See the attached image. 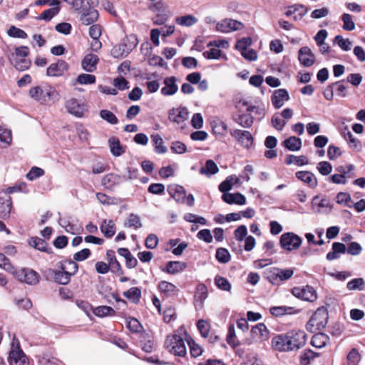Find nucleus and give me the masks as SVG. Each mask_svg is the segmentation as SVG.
I'll use <instances>...</instances> for the list:
<instances>
[{
	"label": "nucleus",
	"instance_id": "1",
	"mask_svg": "<svg viewBox=\"0 0 365 365\" xmlns=\"http://www.w3.org/2000/svg\"><path fill=\"white\" fill-rule=\"evenodd\" d=\"M29 53V48L26 46L16 48L14 53L9 56L10 61L15 68L24 71L27 70L31 66V61L26 58Z\"/></svg>",
	"mask_w": 365,
	"mask_h": 365
},
{
	"label": "nucleus",
	"instance_id": "2",
	"mask_svg": "<svg viewBox=\"0 0 365 365\" xmlns=\"http://www.w3.org/2000/svg\"><path fill=\"white\" fill-rule=\"evenodd\" d=\"M328 322V312L324 307H320L316 310L307 324V329L311 332H314L324 329Z\"/></svg>",
	"mask_w": 365,
	"mask_h": 365
},
{
	"label": "nucleus",
	"instance_id": "3",
	"mask_svg": "<svg viewBox=\"0 0 365 365\" xmlns=\"http://www.w3.org/2000/svg\"><path fill=\"white\" fill-rule=\"evenodd\" d=\"M9 365H29V359L20 348L18 340L13 339L9 356Z\"/></svg>",
	"mask_w": 365,
	"mask_h": 365
},
{
	"label": "nucleus",
	"instance_id": "4",
	"mask_svg": "<svg viewBox=\"0 0 365 365\" xmlns=\"http://www.w3.org/2000/svg\"><path fill=\"white\" fill-rule=\"evenodd\" d=\"M165 347L169 352L179 356L186 354V346L182 337L178 334L168 336L165 341Z\"/></svg>",
	"mask_w": 365,
	"mask_h": 365
},
{
	"label": "nucleus",
	"instance_id": "5",
	"mask_svg": "<svg viewBox=\"0 0 365 365\" xmlns=\"http://www.w3.org/2000/svg\"><path fill=\"white\" fill-rule=\"evenodd\" d=\"M11 274L19 282L29 285L37 284L40 279L39 274L30 268L14 269Z\"/></svg>",
	"mask_w": 365,
	"mask_h": 365
},
{
	"label": "nucleus",
	"instance_id": "6",
	"mask_svg": "<svg viewBox=\"0 0 365 365\" xmlns=\"http://www.w3.org/2000/svg\"><path fill=\"white\" fill-rule=\"evenodd\" d=\"M250 335L251 337L246 339L245 341L249 345L267 340L269 337V331L264 324L259 323L252 328Z\"/></svg>",
	"mask_w": 365,
	"mask_h": 365
},
{
	"label": "nucleus",
	"instance_id": "7",
	"mask_svg": "<svg viewBox=\"0 0 365 365\" xmlns=\"http://www.w3.org/2000/svg\"><path fill=\"white\" fill-rule=\"evenodd\" d=\"M302 238L293 232H286L281 235L279 243L287 251L297 250L302 245Z\"/></svg>",
	"mask_w": 365,
	"mask_h": 365
},
{
	"label": "nucleus",
	"instance_id": "8",
	"mask_svg": "<svg viewBox=\"0 0 365 365\" xmlns=\"http://www.w3.org/2000/svg\"><path fill=\"white\" fill-rule=\"evenodd\" d=\"M292 351H297L303 347L307 341V334L302 330H292L287 332Z\"/></svg>",
	"mask_w": 365,
	"mask_h": 365
},
{
	"label": "nucleus",
	"instance_id": "9",
	"mask_svg": "<svg viewBox=\"0 0 365 365\" xmlns=\"http://www.w3.org/2000/svg\"><path fill=\"white\" fill-rule=\"evenodd\" d=\"M65 106L70 114L78 118L83 116L85 112L87 111L86 103L76 98H70L66 101Z\"/></svg>",
	"mask_w": 365,
	"mask_h": 365
},
{
	"label": "nucleus",
	"instance_id": "10",
	"mask_svg": "<svg viewBox=\"0 0 365 365\" xmlns=\"http://www.w3.org/2000/svg\"><path fill=\"white\" fill-rule=\"evenodd\" d=\"M292 293L299 299L311 302H314L317 298L316 290L309 285L302 287H294L292 289Z\"/></svg>",
	"mask_w": 365,
	"mask_h": 365
},
{
	"label": "nucleus",
	"instance_id": "11",
	"mask_svg": "<svg viewBox=\"0 0 365 365\" xmlns=\"http://www.w3.org/2000/svg\"><path fill=\"white\" fill-rule=\"evenodd\" d=\"M189 118V111L185 107L180 106L169 110L168 118L178 125L183 124Z\"/></svg>",
	"mask_w": 365,
	"mask_h": 365
},
{
	"label": "nucleus",
	"instance_id": "12",
	"mask_svg": "<svg viewBox=\"0 0 365 365\" xmlns=\"http://www.w3.org/2000/svg\"><path fill=\"white\" fill-rule=\"evenodd\" d=\"M272 345L275 350L279 351H292V347L289 345L287 333L279 334L273 337L272 339Z\"/></svg>",
	"mask_w": 365,
	"mask_h": 365
},
{
	"label": "nucleus",
	"instance_id": "13",
	"mask_svg": "<svg viewBox=\"0 0 365 365\" xmlns=\"http://www.w3.org/2000/svg\"><path fill=\"white\" fill-rule=\"evenodd\" d=\"M231 135L242 146L247 149H249L253 144L254 139L249 131L237 129L233 130Z\"/></svg>",
	"mask_w": 365,
	"mask_h": 365
},
{
	"label": "nucleus",
	"instance_id": "14",
	"mask_svg": "<svg viewBox=\"0 0 365 365\" xmlns=\"http://www.w3.org/2000/svg\"><path fill=\"white\" fill-rule=\"evenodd\" d=\"M294 274V270L292 269H278L274 268L270 275L268 277L269 281L272 284H277L279 282L287 280L290 279Z\"/></svg>",
	"mask_w": 365,
	"mask_h": 365
},
{
	"label": "nucleus",
	"instance_id": "15",
	"mask_svg": "<svg viewBox=\"0 0 365 365\" xmlns=\"http://www.w3.org/2000/svg\"><path fill=\"white\" fill-rule=\"evenodd\" d=\"M242 24L233 19H224L216 25V30L222 33H229L233 31L240 30Z\"/></svg>",
	"mask_w": 365,
	"mask_h": 365
},
{
	"label": "nucleus",
	"instance_id": "16",
	"mask_svg": "<svg viewBox=\"0 0 365 365\" xmlns=\"http://www.w3.org/2000/svg\"><path fill=\"white\" fill-rule=\"evenodd\" d=\"M68 69V63L63 60H58L56 63H51L48 67L46 74L51 77H58L63 76Z\"/></svg>",
	"mask_w": 365,
	"mask_h": 365
},
{
	"label": "nucleus",
	"instance_id": "17",
	"mask_svg": "<svg viewBox=\"0 0 365 365\" xmlns=\"http://www.w3.org/2000/svg\"><path fill=\"white\" fill-rule=\"evenodd\" d=\"M289 100V95L287 91L283 88L275 90L271 96V101L277 109L282 108Z\"/></svg>",
	"mask_w": 365,
	"mask_h": 365
},
{
	"label": "nucleus",
	"instance_id": "18",
	"mask_svg": "<svg viewBox=\"0 0 365 365\" xmlns=\"http://www.w3.org/2000/svg\"><path fill=\"white\" fill-rule=\"evenodd\" d=\"M298 58L299 62L304 66L307 67L312 66L315 61L314 54L312 53V50L307 46L302 47L299 50Z\"/></svg>",
	"mask_w": 365,
	"mask_h": 365
},
{
	"label": "nucleus",
	"instance_id": "19",
	"mask_svg": "<svg viewBox=\"0 0 365 365\" xmlns=\"http://www.w3.org/2000/svg\"><path fill=\"white\" fill-rule=\"evenodd\" d=\"M177 79L174 76L167 77L163 81V87L161 88V93L163 96H169L175 94L178 91L176 83Z\"/></svg>",
	"mask_w": 365,
	"mask_h": 365
},
{
	"label": "nucleus",
	"instance_id": "20",
	"mask_svg": "<svg viewBox=\"0 0 365 365\" xmlns=\"http://www.w3.org/2000/svg\"><path fill=\"white\" fill-rule=\"evenodd\" d=\"M94 7L95 6H90L81 13L80 21L83 24L91 25L98 20L99 14Z\"/></svg>",
	"mask_w": 365,
	"mask_h": 365
},
{
	"label": "nucleus",
	"instance_id": "21",
	"mask_svg": "<svg viewBox=\"0 0 365 365\" xmlns=\"http://www.w3.org/2000/svg\"><path fill=\"white\" fill-rule=\"evenodd\" d=\"M11 198L6 192H0V218H5L10 214Z\"/></svg>",
	"mask_w": 365,
	"mask_h": 365
},
{
	"label": "nucleus",
	"instance_id": "22",
	"mask_svg": "<svg viewBox=\"0 0 365 365\" xmlns=\"http://www.w3.org/2000/svg\"><path fill=\"white\" fill-rule=\"evenodd\" d=\"M99 61L98 57L93 53L86 55L82 60L81 66L84 71L87 72H93L96 69L97 63Z\"/></svg>",
	"mask_w": 365,
	"mask_h": 365
},
{
	"label": "nucleus",
	"instance_id": "23",
	"mask_svg": "<svg viewBox=\"0 0 365 365\" xmlns=\"http://www.w3.org/2000/svg\"><path fill=\"white\" fill-rule=\"evenodd\" d=\"M295 175L298 180L306 183L310 187L314 188L317 186V179L312 173L309 171H299Z\"/></svg>",
	"mask_w": 365,
	"mask_h": 365
},
{
	"label": "nucleus",
	"instance_id": "24",
	"mask_svg": "<svg viewBox=\"0 0 365 365\" xmlns=\"http://www.w3.org/2000/svg\"><path fill=\"white\" fill-rule=\"evenodd\" d=\"M242 181L240 177L232 175L228 176L225 180L222 182L219 185V190L222 192H228L230 190L233 185H241Z\"/></svg>",
	"mask_w": 365,
	"mask_h": 365
},
{
	"label": "nucleus",
	"instance_id": "25",
	"mask_svg": "<svg viewBox=\"0 0 365 365\" xmlns=\"http://www.w3.org/2000/svg\"><path fill=\"white\" fill-rule=\"evenodd\" d=\"M60 1L58 0H52L50 6L52 8L45 10L40 16V19L50 21L53 17L58 14L60 11Z\"/></svg>",
	"mask_w": 365,
	"mask_h": 365
},
{
	"label": "nucleus",
	"instance_id": "26",
	"mask_svg": "<svg viewBox=\"0 0 365 365\" xmlns=\"http://www.w3.org/2000/svg\"><path fill=\"white\" fill-rule=\"evenodd\" d=\"M223 193L224 194L222 195V200L228 204H237L242 205L246 203L245 197L240 192L227 193L225 192Z\"/></svg>",
	"mask_w": 365,
	"mask_h": 365
},
{
	"label": "nucleus",
	"instance_id": "27",
	"mask_svg": "<svg viewBox=\"0 0 365 365\" xmlns=\"http://www.w3.org/2000/svg\"><path fill=\"white\" fill-rule=\"evenodd\" d=\"M98 0H71L72 8L79 13L86 11L90 6H96Z\"/></svg>",
	"mask_w": 365,
	"mask_h": 365
},
{
	"label": "nucleus",
	"instance_id": "28",
	"mask_svg": "<svg viewBox=\"0 0 365 365\" xmlns=\"http://www.w3.org/2000/svg\"><path fill=\"white\" fill-rule=\"evenodd\" d=\"M48 274L51 276L56 282L61 284H67L71 280V276L62 269L59 271L49 269Z\"/></svg>",
	"mask_w": 365,
	"mask_h": 365
},
{
	"label": "nucleus",
	"instance_id": "29",
	"mask_svg": "<svg viewBox=\"0 0 365 365\" xmlns=\"http://www.w3.org/2000/svg\"><path fill=\"white\" fill-rule=\"evenodd\" d=\"M108 145L111 153L118 157L125 153V148L120 145V140L116 137H111L108 140Z\"/></svg>",
	"mask_w": 365,
	"mask_h": 365
},
{
	"label": "nucleus",
	"instance_id": "30",
	"mask_svg": "<svg viewBox=\"0 0 365 365\" xmlns=\"http://www.w3.org/2000/svg\"><path fill=\"white\" fill-rule=\"evenodd\" d=\"M187 267V264L184 262L170 261L166 264L165 271L171 274H175L182 272Z\"/></svg>",
	"mask_w": 365,
	"mask_h": 365
},
{
	"label": "nucleus",
	"instance_id": "31",
	"mask_svg": "<svg viewBox=\"0 0 365 365\" xmlns=\"http://www.w3.org/2000/svg\"><path fill=\"white\" fill-rule=\"evenodd\" d=\"M101 232L106 237H111L115 233V225L111 220H104L100 227Z\"/></svg>",
	"mask_w": 365,
	"mask_h": 365
},
{
	"label": "nucleus",
	"instance_id": "32",
	"mask_svg": "<svg viewBox=\"0 0 365 365\" xmlns=\"http://www.w3.org/2000/svg\"><path fill=\"white\" fill-rule=\"evenodd\" d=\"M329 341L328 335L324 333H318L312 336L311 344L313 346L321 349L324 347Z\"/></svg>",
	"mask_w": 365,
	"mask_h": 365
},
{
	"label": "nucleus",
	"instance_id": "33",
	"mask_svg": "<svg viewBox=\"0 0 365 365\" xmlns=\"http://www.w3.org/2000/svg\"><path fill=\"white\" fill-rule=\"evenodd\" d=\"M44 91L41 86H36L30 88L29 95L33 100L46 103V97H44Z\"/></svg>",
	"mask_w": 365,
	"mask_h": 365
},
{
	"label": "nucleus",
	"instance_id": "34",
	"mask_svg": "<svg viewBox=\"0 0 365 365\" xmlns=\"http://www.w3.org/2000/svg\"><path fill=\"white\" fill-rule=\"evenodd\" d=\"M284 146L291 151L299 150L302 148V140L295 136H291L283 142Z\"/></svg>",
	"mask_w": 365,
	"mask_h": 365
},
{
	"label": "nucleus",
	"instance_id": "35",
	"mask_svg": "<svg viewBox=\"0 0 365 365\" xmlns=\"http://www.w3.org/2000/svg\"><path fill=\"white\" fill-rule=\"evenodd\" d=\"M212 131L215 135L223 136L227 130V124L220 119H215L211 122Z\"/></svg>",
	"mask_w": 365,
	"mask_h": 365
},
{
	"label": "nucleus",
	"instance_id": "36",
	"mask_svg": "<svg viewBox=\"0 0 365 365\" xmlns=\"http://www.w3.org/2000/svg\"><path fill=\"white\" fill-rule=\"evenodd\" d=\"M218 171L219 168L212 160H207L205 163V165L200 169V174L206 175L207 176L216 174Z\"/></svg>",
	"mask_w": 365,
	"mask_h": 365
},
{
	"label": "nucleus",
	"instance_id": "37",
	"mask_svg": "<svg viewBox=\"0 0 365 365\" xmlns=\"http://www.w3.org/2000/svg\"><path fill=\"white\" fill-rule=\"evenodd\" d=\"M120 177L118 175L110 173L105 175L102 179V184L107 189L112 190L115 185L118 184Z\"/></svg>",
	"mask_w": 365,
	"mask_h": 365
},
{
	"label": "nucleus",
	"instance_id": "38",
	"mask_svg": "<svg viewBox=\"0 0 365 365\" xmlns=\"http://www.w3.org/2000/svg\"><path fill=\"white\" fill-rule=\"evenodd\" d=\"M124 227H133L137 230L142 227L140 217L133 213H131L124 221Z\"/></svg>",
	"mask_w": 365,
	"mask_h": 365
},
{
	"label": "nucleus",
	"instance_id": "39",
	"mask_svg": "<svg viewBox=\"0 0 365 365\" xmlns=\"http://www.w3.org/2000/svg\"><path fill=\"white\" fill-rule=\"evenodd\" d=\"M197 19L190 14L178 16L175 19L176 24L182 26H192L197 22Z\"/></svg>",
	"mask_w": 365,
	"mask_h": 365
},
{
	"label": "nucleus",
	"instance_id": "40",
	"mask_svg": "<svg viewBox=\"0 0 365 365\" xmlns=\"http://www.w3.org/2000/svg\"><path fill=\"white\" fill-rule=\"evenodd\" d=\"M151 139L157 153L163 154L167 153L168 148L164 145L163 140L158 134L152 135Z\"/></svg>",
	"mask_w": 365,
	"mask_h": 365
},
{
	"label": "nucleus",
	"instance_id": "41",
	"mask_svg": "<svg viewBox=\"0 0 365 365\" xmlns=\"http://www.w3.org/2000/svg\"><path fill=\"white\" fill-rule=\"evenodd\" d=\"M158 288L161 292L168 296L173 295L178 291L175 284L166 281L160 282L158 284Z\"/></svg>",
	"mask_w": 365,
	"mask_h": 365
},
{
	"label": "nucleus",
	"instance_id": "42",
	"mask_svg": "<svg viewBox=\"0 0 365 365\" xmlns=\"http://www.w3.org/2000/svg\"><path fill=\"white\" fill-rule=\"evenodd\" d=\"M149 9L153 12L157 14H163L167 12H171L169 9V6L166 4L163 1L160 0L153 3V4L149 6Z\"/></svg>",
	"mask_w": 365,
	"mask_h": 365
},
{
	"label": "nucleus",
	"instance_id": "43",
	"mask_svg": "<svg viewBox=\"0 0 365 365\" xmlns=\"http://www.w3.org/2000/svg\"><path fill=\"white\" fill-rule=\"evenodd\" d=\"M333 42L337 44L339 47L344 51H350L352 46V43L349 38H344L340 35L336 36Z\"/></svg>",
	"mask_w": 365,
	"mask_h": 365
},
{
	"label": "nucleus",
	"instance_id": "44",
	"mask_svg": "<svg viewBox=\"0 0 365 365\" xmlns=\"http://www.w3.org/2000/svg\"><path fill=\"white\" fill-rule=\"evenodd\" d=\"M78 264L71 260L64 261L61 264V269L63 270L69 276L74 275L78 271Z\"/></svg>",
	"mask_w": 365,
	"mask_h": 365
},
{
	"label": "nucleus",
	"instance_id": "45",
	"mask_svg": "<svg viewBox=\"0 0 365 365\" xmlns=\"http://www.w3.org/2000/svg\"><path fill=\"white\" fill-rule=\"evenodd\" d=\"M12 141L11 130L0 126V145L2 147L9 145Z\"/></svg>",
	"mask_w": 365,
	"mask_h": 365
},
{
	"label": "nucleus",
	"instance_id": "46",
	"mask_svg": "<svg viewBox=\"0 0 365 365\" xmlns=\"http://www.w3.org/2000/svg\"><path fill=\"white\" fill-rule=\"evenodd\" d=\"M209 50L205 51L203 53V56L205 58L207 59H219L222 58L224 59H227L225 55H222V51L217 47L211 46Z\"/></svg>",
	"mask_w": 365,
	"mask_h": 365
},
{
	"label": "nucleus",
	"instance_id": "47",
	"mask_svg": "<svg viewBox=\"0 0 365 365\" xmlns=\"http://www.w3.org/2000/svg\"><path fill=\"white\" fill-rule=\"evenodd\" d=\"M29 242L31 246H32L36 250L46 252H49L47 248V243L39 237H32L29 240Z\"/></svg>",
	"mask_w": 365,
	"mask_h": 365
},
{
	"label": "nucleus",
	"instance_id": "48",
	"mask_svg": "<svg viewBox=\"0 0 365 365\" xmlns=\"http://www.w3.org/2000/svg\"><path fill=\"white\" fill-rule=\"evenodd\" d=\"M286 163L287 165H291L294 163L297 165H304L309 163L308 159L307 157L304 155L295 156L293 155H289L286 158Z\"/></svg>",
	"mask_w": 365,
	"mask_h": 365
},
{
	"label": "nucleus",
	"instance_id": "49",
	"mask_svg": "<svg viewBox=\"0 0 365 365\" xmlns=\"http://www.w3.org/2000/svg\"><path fill=\"white\" fill-rule=\"evenodd\" d=\"M93 314L99 317L112 316L115 314V310L108 306H99L93 309Z\"/></svg>",
	"mask_w": 365,
	"mask_h": 365
},
{
	"label": "nucleus",
	"instance_id": "50",
	"mask_svg": "<svg viewBox=\"0 0 365 365\" xmlns=\"http://www.w3.org/2000/svg\"><path fill=\"white\" fill-rule=\"evenodd\" d=\"M215 285L221 290L230 292L231 290V284L229 281L221 276H216L215 278Z\"/></svg>",
	"mask_w": 365,
	"mask_h": 365
},
{
	"label": "nucleus",
	"instance_id": "51",
	"mask_svg": "<svg viewBox=\"0 0 365 365\" xmlns=\"http://www.w3.org/2000/svg\"><path fill=\"white\" fill-rule=\"evenodd\" d=\"M44 97H46V103L48 101L56 102L60 99L59 93L53 87H48L45 89Z\"/></svg>",
	"mask_w": 365,
	"mask_h": 365
},
{
	"label": "nucleus",
	"instance_id": "52",
	"mask_svg": "<svg viewBox=\"0 0 365 365\" xmlns=\"http://www.w3.org/2000/svg\"><path fill=\"white\" fill-rule=\"evenodd\" d=\"M364 280L362 278L354 279L346 284V287L349 291L362 290L364 289Z\"/></svg>",
	"mask_w": 365,
	"mask_h": 365
},
{
	"label": "nucleus",
	"instance_id": "53",
	"mask_svg": "<svg viewBox=\"0 0 365 365\" xmlns=\"http://www.w3.org/2000/svg\"><path fill=\"white\" fill-rule=\"evenodd\" d=\"M95 82V76L88 73H81L76 78V83L81 85L93 84Z\"/></svg>",
	"mask_w": 365,
	"mask_h": 365
},
{
	"label": "nucleus",
	"instance_id": "54",
	"mask_svg": "<svg viewBox=\"0 0 365 365\" xmlns=\"http://www.w3.org/2000/svg\"><path fill=\"white\" fill-rule=\"evenodd\" d=\"M107 260L108 262V266L109 268L111 267V269L113 271H118L120 269V265L119 262L117 261L115 254L113 251L109 250L107 252Z\"/></svg>",
	"mask_w": 365,
	"mask_h": 365
},
{
	"label": "nucleus",
	"instance_id": "55",
	"mask_svg": "<svg viewBox=\"0 0 365 365\" xmlns=\"http://www.w3.org/2000/svg\"><path fill=\"white\" fill-rule=\"evenodd\" d=\"M292 309V307H288L284 306L272 307L269 309V312L272 315L275 317H279L284 315L286 314H290Z\"/></svg>",
	"mask_w": 365,
	"mask_h": 365
},
{
	"label": "nucleus",
	"instance_id": "56",
	"mask_svg": "<svg viewBox=\"0 0 365 365\" xmlns=\"http://www.w3.org/2000/svg\"><path fill=\"white\" fill-rule=\"evenodd\" d=\"M99 114L102 119L110 124L115 125L118 123L117 117L108 110H101Z\"/></svg>",
	"mask_w": 365,
	"mask_h": 365
},
{
	"label": "nucleus",
	"instance_id": "57",
	"mask_svg": "<svg viewBox=\"0 0 365 365\" xmlns=\"http://www.w3.org/2000/svg\"><path fill=\"white\" fill-rule=\"evenodd\" d=\"M124 297L127 299L135 302L139 299L141 295V291L138 287H131L123 293Z\"/></svg>",
	"mask_w": 365,
	"mask_h": 365
},
{
	"label": "nucleus",
	"instance_id": "58",
	"mask_svg": "<svg viewBox=\"0 0 365 365\" xmlns=\"http://www.w3.org/2000/svg\"><path fill=\"white\" fill-rule=\"evenodd\" d=\"M343 21V29L346 31H353L355 29V24L352 20V17L349 14H344L341 16Z\"/></svg>",
	"mask_w": 365,
	"mask_h": 365
},
{
	"label": "nucleus",
	"instance_id": "59",
	"mask_svg": "<svg viewBox=\"0 0 365 365\" xmlns=\"http://www.w3.org/2000/svg\"><path fill=\"white\" fill-rule=\"evenodd\" d=\"M361 360V355L357 349H352L347 355L348 365H357Z\"/></svg>",
	"mask_w": 365,
	"mask_h": 365
},
{
	"label": "nucleus",
	"instance_id": "60",
	"mask_svg": "<svg viewBox=\"0 0 365 365\" xmlns=\"http://www.w3.org/2000/svg\"><path fill=\"white\" fill-rule=\"evenodd\" d=\"M336 202L340 205H344L349 207H351V205L350 204L352 202L351 196L347 192H339L336 195Z\"/></svg>",
	"mask_w": 365,
	"mask_h": 365
},
{
	"label": "nucleus",
	"instance_id": "61",
	"mask_svg": "<svg viewBox=\"0 0 365 365\" xmlns=\"http://www.w3.org/2000/svg\"><path fill=\"white\" fill-rule=\"evenodd\" d=\"M216 258L222 263H227L230 259V255L227 250L218 248L216 251Z\"/></svg>",
	"mask_w": 365,
	"mask_h": 365
},
{
	"label": "nucleus",
	"instance_id": "62",
	"mask_svg": "<svg viewBox=\"0 0 365 365\" xmlns=\"http://www.w3.org/2000/svg\"><path fill=\"white\" fill-rule=\"evenodd\" d=\"M0 267L11 274L14 272L15 267L11 264L9 259L5 255L0 253Z\"/></svg>",
	"mask_w": 365,
	"mask_h": 365
},
{
	"label": "nucleus",
	"instance_id": "63",
	"mask_svg": "<svg viewBox=\"0 0 365 365\" xmlns=\"http://www.w3.org/2000/svg\"><path fill=\"white\" fill-rule=\"evenodd\" d=\"M197 327L201 335L204 338H207L210 332V326L209 323L204 319H200L197 323Z\"/></svg>",
	"mask_w": 365,
	"mask_h": 365
},
{
	"label": "nucleus",
	"instance_id": "64",
	"mask_svg": "<svg viewBox=\"0 0 365 365\" xmlns=\"http://www.w3.org/2000/svg\"><path fill=\"white\" fill-rule=\"evenodd\" d=\"M172 16V12H167L163 14H157L153 19V22L155 25H163L166 23L170 17Z\"/></svg>",
	"mask_w": 365,
	"mask_h": 365
}]
</instances>
